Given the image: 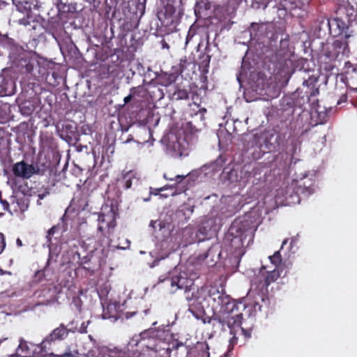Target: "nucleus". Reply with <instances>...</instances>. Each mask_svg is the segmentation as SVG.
I'll return each mask as SVG.
<instances>
[{
	"label": "nucleus",
	"instance_id": "58836bf2",
	"mask_svg": "<svg viewBox=\"0 0 357 357\" xmlns=\"http://www.w3.org/2000/svg\"><path fill=\"white\" fill-rule=\"evenodd\" d=\"M43 126L45 127V128L49 126V125H50V121L47 119H45L43 121Z\"/></svg>",
	"mask_w": 357,
	"mask_h": 357
},
{
	"label": "nucleus",
	"instance_id": "864d4df0",
	"mask_svg": "<svg viewBox=\"0 0 357 357\" xmlns=\"http://www.w3.org/2000/svg\"><path fill=\"white\" fill-rule=\"evenodd\" d=\"M176 193L175 192H172V195L174 196L175 195Z\"/></svg>",
	"mask_w": 357,
	"mask_h": 357
},
{
	"label": "nucleus",
	"instance_id": "aec40b11",
	"mask_svg": "<svg viewBox=\"0 0 357 357\" xmlns=\"http://www.w3.org/2000/svg\"><path fill=\"white\" fill-rule=\"evenodd\" d=\"M291 157H290L287 152L279 153L275 158L276 163L279 162V167L285 169L291 163Z\"/></svg>",
	"mask_w": 357,
	"mask_h": 357
},
{
	"label": "nucleus",
	"instance_id": "20e7f679",
	"mask_svg": "<svg viewBox=\"0 0 357 357\" xmlns=\"http://www.w3.org/2000/svg\"><path fill=\"white\" fill-rule=\"evenodd\" d=\"M142 340H148L147 344H144L149 349L159 353L160 356L171 357L173 351L181 350L185 354L187 347L183 342L173 340L172 334L167 331H144L140 333Z\"/></svg>",
	"mask_w": 357,
	"mask_h": 357
},
{
	"label": "nucleus",
	"instance_id": "0eeeda50",
	"mask_svg": "<svg viewBox=\"0 0 357 357\" xmlns=\"http://www.w3.org/2000/svg\"><path fill=\"white\" fill-rule=\"evenodd\" d=\"M118 213L112 205H105L101 208V212L98 214V231L103 236L108 237L114 231L116 226V216Z\"/></svg>",
	"mask_w": 357,
	"mask_h": 357
},
{
	"label": "nucleus",
	"instance_id": "393cba45",
	"mask_svg": "<svg viewBox=\"0 0 357 357\" xmlns=\"http://www.w3.org/2000/svg\"><path fill=\"white\" fill-rule=\"evenodd\" d=\"M321 107L319 105L317 106L316 109V112L317 113V123L324 124L328 121V113L327 111H323L321 109Z\"/></svg>",
	"mask_w": 357,
	"mask_h": 357
},
{
	"label": "nucleus",
	"instance_id": "f704fd0d",
	"mask_svg": "<svg viewBox=\"0 0 357 357\" xmlns=\"http://www.w3.org/2000/svg\"><path fill=\"white\" fill-rule=\"evenodd\" d=\"M57 229L56 226L52 227L47 231V237H50L51 236H53L54 233L56 232V230Z\"/></svg>",
	"mask_w": 357,
	"mask_h": 357
},
{
	"label": "nucleus",
	"instance_id": "423d86ee",
	"mask_svg": "<svg viewBox=\"0 0 357 357\" xmlns=\"http://www.w3.org/2000/svg\"><path fill=\"white\" fill-rule=\"evenodd\" d=\"M271 262L275 266L273 271H266V266H262L259 273L252 281V288L258 290L262 294L268 293V286L275 282L283 272L282 268V256L280 251L275 252L272 256H269Z\"/></svg>",
	"mask_w": 357,
	"mask_h": 357
},
{
	"label": "nucleus",
	"instance_id": "c756f323",
	"mask_svg": "<svg viewBox=\"0 0 357 357\" xmlns=\"http://www.w3.org/2000/svg\"><path fill=\"white\" fill-rule=\"evenodd\" d=\"M96 259H98V257H95L93 255L89 254L81 259L80 265L82 268L84 265H86L87 263H89Z\"/></svg>",
	"mask_w": 357,
	"mask_h": 357
},
{
	"label": "nucleus",
	"instance_id": "c03bdc74",
	"mask_svg": "<svg viewBox=\"0 0 357 357\" xmlns=\"http://www.w3.org/2000/svg\"><path fill=\"white\" fill-rule=\"evenodd\" d=\"M162 46L163 47L169 48L168 45L165 41H162Z\"/></svg>",
	"mask_w": 357,
	"mask_h": 357
},
{
	"label": "nucleus",
	"instance_id": "bb28decb",
	"mask_svg": "<svg viewBox=\"0 0 357 357\" xmlns=\"http://www.w3.org/2000/svg\"><path fill=\"white\" fill-rule=\"evenodd\" d=\"M198 131L199 129L197 128L196 126H194L191 121L186 123L185 126H184V132L186 135L189 134L190 135H194L197 132H198Z\"/></svg>",
	"mask_w": 357,
	"mask_h": 357
},
{
	"label": "nucleus",
	"instance_id": "a211bd4d",
	"mask_svg": "<svg viewBox=\"0 0 357 357\" xmlns=\"http://www.w3.org/2000/svg\"><path fill=\"white\" fill-rule=\"evenodd\" d=\"M75 128L68 121L61 123V126H58V132L60 137L68 142H70L75 137Z\"/></svg>",
	"mask_w": 357,
	"mask_h": 357
},
{
	"label": "nucleus",
	"instance_id": "c9c22d12",
	"mask_svg": "<svg viewBox=\"0 0 357 357\" xmlns=\"http://www.w3.org/2000/svg\"><path fill=\"white\" fill-rule=\"evenodd\" d=\"M347 95H342L340 99L337 100V104L340 105L342 102H345L347 101Z\"/></svg>",
	"mask_w": 357,
	"mask_h": 357
},
{
	"label": "nucleus",
	"instance_id": "e433bc0d",
	"mask_svg": "<svg viewBox=\"0 0 357 357\" xmlns=\"http://www.w3.org/2000/svg\"><path fill=\"white\" fill-rule=\"evenodd\" d=\"M86 328H87V325H85V323L83 322L82 324V326L81 327L79 328V332L81 333H86Z\"/></svg>",
	"mask_w": 357,
	"mask_h": 357
},
{
	"label": "nucleus",
	"instance_id": "473e14b6",
	"mask_svg": "<svg viewBox=\"0 0 357 357\" xmlns=\"http://www.w3.org/2000/svg\"><path fill=\"white\" fill-rule=\"evenodd\" d=\"M0 202L3 206V210L9 211V203L6 200L2 199L1 198L0 199Z\"/></svg>",
	"mask_w": 357,
	"mask_h": 357
},
{
	"label": "nucleus",
	"instance_id": "cd10ccee",
	"mask_svg": "<svg viewBox=\"0 0 357 357\" xmlns=\"http://www.w3.org/2000/svg\"><path fill=\"white\" fill-rule=\"evenodd\" d=\"M186 177V175H176L174 177L168 176L167 174H164V178L168 181H174L176 184L181 183Z\"/></svg>",
	"mask_w": 357,
	"mask_h": 357
},
{
	"label": "nucleus",
	"instance_id": "412c9836",
	"mask_svg": "<svg viewBox=\"0 0 357 357\" xmlns=\"http://www.w3.org/2000/svg\"><path fill=\"white\" fill-rule=\"evenodd\" d=\"M190 92L188 89L176 88L172 95V99L175 100H187L189 98Z\"/></svg>",
	"mask_w": 357,
	"mask_h": 357
},
{
	"label": "nucleus",
	"instance_id": "37998d69",
	"mask_svg": "<svg viewBox=\"0 0 357 357\" xmlns=\"http://www.w3.org/2000/svg\"><path fill=\"white\" fill-rule=\"evenodd\" d=\"M288 241V239L286 238L284 239L283 241H282V246H281V248H282V247L287 243Z\"/></svg>",
	"mask_w": 357,
	"mask_h": 357
},
{
	"label": "nucleus",
	"instance_id": "f8f14e48",
	"mask_svg": "<svg viewBox=\"0 0 357 357\" xmlns=\"http://www.w3.org/2000/svg\"><path fill=\"white\" fill-rule=\"evenodd\" d=\"M12 172L17 177L28 179L34 174L35 168L32 165H29L22 160L13 166Z\"/></svg>",
	"mask_w": 357,
	"mask_h": 357
},
{
	"label": "nucleus",
	"instance_id": "5fc2aeb1",
	"mask_svg": "<svg viewBox=\"0 0 357 357\" xmlns=\"http://www.w3.org/2000/svg\"><path fill=\"white\" fill-rule=\"evenodd\" d=\"M84 197V199H85L86 197V195H83Z\"/></svg>",
	"mask_w": 357,
	"mask_h": 357
},
{
	"label": "nucleus",
	"instance_id": "39448f33",
	"mask_svg": "<svg viewBox=\"0 0 357 357\" xmlns=\"http://www.w3.org/2000/svg\"><path fill=\"white\" fill-rule=\"evenodd\" d=\"M254 228L253 223L245 217L242 220H235L225 235V244L234 251L240 250L247 239L249 242L252 238Z\"/></svg>",
	"mask_w": 357,
	"mask_h": 357
},
{
	"label": "nucleus",
	"instance_id": "1a4fd4ad",
	"mask_svg": "<svg viewBox=\"0 0 357 357\" xmlns=\"http://www.w3.org/2000/svg\"><path fill=\"white\" fill-rule=\"evenodd\" d=\"M246 308V305L244 303V307L234 306L231 311L228 312H222L223 314H227V315L222 318H214L213 320L216 321L222 328L225 326H227L231 333L236 328L241 327L242 319H243V311Z\"/></svg>",
	"mask_w": 357,
	"mask_h": 357
},
{
	"label": "nucleus",
	"instance_id": "a18cd8bd",
	"mask_svg": "<svg viewBox=\"0 0 357 357\" xmlns=\"http://www.w3.org/2000/svg\"><path fill=\"white\" fill-rule=\"evenodd\" d=\"M6 90H7V87H6V86H1V92H2V91H4V93H6Z\"/></svg>",
	"mask_w": 357,
	"mask_h": 357
},
{
	"label": "nucleus",
	"instance_id": "b1692460",
	"mask_svg": "<svg viewBox=\"0 0 357 357\" xmlns=\"http://www.w3.org/2000/svg\"><path fill=\"white\" fill-rule=\"evenodd\" d=\"M20 110L23 115L29 116L33 112L34 107L29 101H24L20 105Z\"/></svg>",
	"mask_w": 357,
	"mask_h": 357
},
{
	"label": "nucleus",
	"instance_id": "f257e3e1",
	"mask_svg": "<svg viewBox=\"0 0 357 357\" xmlns=\"http://www.w3.org/2000/svg\"><path fill=\"white\" fill-rule=\"evenodd\" d=\"M295 68H241L237 75L240 84H245L257 93L277 97Z\"/></svg>",
	"mask_w": 357,
	"mask_h": 357
},
{
	"label": "nucleus",
	"instance_id": "ea45409f",
	"mask_svg": "<svg viewBox=\"0 0 357 357\" xmlns=\"http://www.w3.org/2000/svg\"><path fill=\"white\" fill-rule=\"evenodd\" d=\"M46 194L45 193H43V194H39L38 195V198L39 199H44V197H45Z\"/></svg>",
	"mask_w": 357,
	"mask_h": 357
},
{
	"label": "nucleus",
	"instance_id": "7ed1b4c3",
	"mask_svg": "<svg viewBox=\"0 0 357 357\" xmlns=\"http://www.w3.org/2000/svg\"><path fill=\"white\" fill-rule=\"evenodd\" d=\"M321 70V68H299V70H303L305 73L303 79V85L307 86L305 91L306 98L305 99L304 97L301 100L296 98V93L283 97L280 101V106L284 112H287V114H293L295 107H301L305 102H310L312 98L319 93V89L316 86V83L319 80L326 82L328 78V75L323 74Z\"/></svg>",
	"mask_w": 357,
	"mask_h": 357
},
{
	"label": "nucleus",
	"instance_id": "4be33fe9",
	"mask_svg": "<svg viewBox=\"0 0 357 357\" xmlns=\"http://www.w3.org/2000/svg\"><path fill=\"white\" fill-rule=\"evenodd\" d=\"M100 266V262L99 259L98 258L93 261H91L89 263H87V264L84 265L82 268L87 271L90 275H91L95 273L96 271L99 269Z\"/></svg>",
	"mask_w": 357,
	"mask_h": 357
},
{
	"label": "nucleus",
	"instance_id": "7c9ffc66",
	"mask_svg": "<svg viewBox=\"0 0 357 357\" xmlns=\"http://www.w3.org/2000/svg\"><path fill=\"white\" fill-rule=\"evenodd\" d=\"M35 278H37L38 282L42 281L43 279L45 278L44 270H40V271H38L37 272H36Z\"/></svg>",
	"mask_w": 357,
	"mask_h": 357
},
{
	"label": "nucleus",
	"instance_id": "49530a36",
	"mask_svg": "<svg viewBox=\"0 0 357 357\" xmlns=\"http://www.w3.org/2000/svg\"><path fill=\"white\" fill-rule=\"evenodd\" d=\"M87 206H88V204H87V202H86V203L82 206V209H83V210L86 209Z\"/></svg>",
	"mask_w": 357,
	"mask_h": 357
},
{
	"label": "nucleus",
	"instance_id": "a19ab883",
	"mask_svg": "<svg viewBox=\"0 0 357 357\" xmlns=\"http://www.w3.org/2000/svg\"><path fill=\"white\" fill-rule=\"evenodd\" d=\"M50 263H51V253L50 254L49 259H47L46 266H49L50 264Z\"/></svg>",
	"mask_w": 357,
	"mask_h": 357
},
{
	"label": "nucleus",
	"instance_id": "f3484780",
	"mask_svg": "<svg viewBox=\"0 0 357 357\" xmlns=\"http://www.w3.org/2000/svg\"><path fill=\"white\" fill-rule=\"evenodd\" d=\"M184 275V273L183 275L179 274L167 280L170 282L173 291L182 289L187 290V289L191 286L192 284V280H188Z\"/></svg>",
	"mask_w": 357,
	"mask_h": 357
},
{
	"label": "nucleus",
	"instance_id": "4468645a",
	"mask_svg": "<svg viewBox=\"0 0 357 357\" xmlns=\"http://www.w3.org/2000/svg\"><path fill=\"white\" fill-rule=\"evenodd\" d=\"M118 183L120 187L125 190L130 189L132 185H138L139 183V178L137 177V173L134 171H129L123 174L119 179Z\"/></svg>",
	"mask_w": 357,
	"mask_h": 357
},
{
	"label": "nucleus",
	"instance_id": "8fccbe9b",
	"mask_svg": "<svg viewBox=\"0 0 357 357\" xmlns=\"http://www.w3.org/2000/svg\"><path fill=\"white\" fill-rule=\"evenodd\" d=\"M324 69L326 70V72H328V71H330V70H332L333 68H325Z\"/></svg>",
	"mask_w": 357,
	"mask_h": 357
},
{
	"label": "nucleus",
	"instance_id": "3c124183",
	"mask_svg": "<svg viewBox=\"0 0 357 357\" xmlns=\"http://www.w3.org/2000/svg\"><path fill=\"white\" fill-rule=\"evenodd\" d=\"M234 173H236V172H235V171H234V170H232V171H231V172H230V175L231 176V175H233Z\"/></svg>",
	"mask_w": 357,
	"mask_h": 357
},
{
	"label": "nucleus",
	"instance_id": "dca6fc26",
	"mask_svg": "<svg viewBox=\"0 0 357 357\" xmlns=\"http://www.w3.org/2000/svg\"><path fill=\"white\" fill-rule=\"evenodd\" d=\"M124 315L127 319L135 317L136 320L140 323L151 322L153 325L156 324V321H153V314L151 309H146L142 311L126 312Z\"/></svg>",
	"mask_w": 357,
	"mask_h": 357
},
{
	"label": "nucleus",
	"instance_id": "6ab92c4d",
	"mask_svg": "<svg viewBox=\"0 0 357 357\" xmlns=\"http://www.w3.org/2000/svg\"><path fill=\"white\" fill-rule=\"evenodd\" d=\"M43 74H46L42 77V80H45L47 83L52 86L58 85L62 79V76L54 70L56 68H42Z\"/></svg>",
	"mask_w": 357,
	"mask_h": 357
},
{
	"label": "nucleus",
	"instance_id": "09e8293b",
	"mask_svg": "<svg viewBox=\"0 0 357 357\" xmlns=\"http://www.w3.org/2000/svg\"><path fill=\"white\" fill-rule=\"evenodd\" d=\"M8 68H3L2 69V73H6V70H8Z\"/></svg>",
	"mask_w": 357,
	"mask_h": 357
},
{
	"label": "nucleus",
	"instance_id": "4c0bfd02",
	"mask_svg": "<svg viewBox=\"0 0 357 357\" xmlns=\"http://www.w3.org/2000/svg\"><path fill=\"white\" fill-rule=\"evenodd\" d=\"M96 68H94V69H93V70H92V69H91V68H87V69H86V70L84 73H85V74H86V76H89V75H90V74H91V73L95 72V71H96Z\"/></svg>",
	"mask_w": 357,
	"mask_h": 357
},
{
	"label": "nucleus",
	"instance_id": "6e6552de",
	"mask_svg": "<svg viewBox=\"0 0 357 357\" xmlns=\"http://www.w3.org/2000/svg\"><path fill=\"white\" fill-rule=\"evenodd\" d=\"M286 192L287 194L289 195V197L293 198V202L299 203L301 201V195H303L304 197H307L314 192V184L310 180H293L287 187Z\"/></svg>",
	"mask_w": 357,
	"mask_h": 357
},
{
	"label": "nucleus",
	"instance_id": "5701e85b",
	"mask_svg": "<svg viewBox=\"0 0 357 357\" xmlns=\"http://www.w3.org/2000/svg\"><path fill=\"white\" fill-rule=\"evenodd\" d=\"M141 93H146V90L144 86H138L131 89L130 95L124 98V103L128 104L132 97L135 99L136 96H139Z\"/></svg>",
	"mask_w": 357,
	"mask_h": 357
},
{
	"label": "nucleus",
	"instance_id": "9d476101",
	"mask_svg": "<svg viewBox=\"0 0 357 357\" xmlns=\"http://www.w3.org/2000/svg\"><path fill=\"white\" fill-rule=\"evenodd\" d=\"M185 71H186V74L192 72L190 80L194 84L202 89L208 88V68H179V73L182 74Z\"/></svg>",
	"mask_w": 357,
	"mask_h": 357
},
{
	"label": "nucleus",
	"instance_id": "ddd939ff",
	"mask_svg": "<svg viewBox=\"0 0 357 357\" xmlns=\"http://www.w3.org/2000/svg\"><path fill=\"white\" fill-rule=\"evenodd\" d=\"M184 357H209V346L206 342H198L193 347L186 350Z\"/></svg>",
	"mask_w": 357,
	"mask_h": 357
},
{
	"label": "nucleus",
	"instance_id": "f03ea898",
	"mask_svg": "<svg viewBox=\"0 0 357 357\" xmlns=\"http://www.w3.org/2000/svg\"><path fill=\"white\" fill-rule=\"evenodd\" d=\"M185 298L188 302L189 312L197 319L204 312V302L211 306L213 312L231 311L236 305L244 307L243 301L236 302L222 291H219L215 286L202 287L192 292L190 296L188 294Z\"/></svg>",
	"mask_w": 357,
	"mask_h": 357
},
{
	"label": "nucleus",
	"instance_id": "2eb2a0df",
	"mask_svg": "<svg viewBox=\"0 0 357 357\" xmlns=\"http://www.w3.org/2000/svg\"><path fill=\"white\" fill-rule=\"evenodd\" d=\"M155 79L157 82L165 86H167L174 83L178 76V71L174 73H168L162 70V68H160V72L155 71Z\"/></svg>",
	"mask_w": 357,
	"mask_h": 357
},
{
	"label": "nucleus",
	"instance_id": "9b49d317",
	"mask_svg": "<svg viewBox=\"0 0 357 357\" xmlns=\"http://www.w3.org/2000/svg\"><path fill=\"white\" fill-rule=\"evenodd\" d=\"M70 331L74 332L72 329H68L63 324L52 331L40 343V347L43 351H45L47 344L50 345L52 342L57 340H63L66 338Z\"/></svg>",
	"mask_w": 357,
	"mask_h": 357
},
{
	"label": "nucleus",
	"instance_id": "2f4dec72",
	"mask_svg": "<svg viewBox=\"0 0 357 357\" xmlns=\"http://www.w3.org/2000/svg\"><path fill=\"white\" fill-rule=\"evenodd\" d=\"M0 252H1L6 247L5 237L2 234H0Z\"/></svg>",
	"mask_w": 357,
	"mask_h": 357
},
{
	"label": "nucleus",
	"instance_id": "a878e982",
	"mask_svg": "<svg viewBox=\"0 0 357 357\" xmlns=\"http://www.w3.org/2000/svg\"><path fill=\"white\" fill-rule=\"evenodd\" d=\"M16 204L17 205L18 210L23 213L29 208V201L27 198L23 197L16 199Z\"/></svg>",
	"mask_w": 357,
	"mask_h": 357
},
{
	"label": "nucleus",
	"instance_id": "de8ad7c7",
	"mask_svg": "<svg viewBox=\"0 0 357 357\" xmlns=\"http://www.w3.org/2000/svg\"><path fill=\"white\" fill-rule=\"evenodd\" d=\"M29 71V73H31L33 71V68H26Z\"/></svg>",
	"mask_w": 357,
	"mask_h": 357
},
{
	"label": "nucleus",
	"instance_id": "c85d7f7f",
	"mask_svg": "<svg viewBox=\"0 0 357 357\" xmlns=\"http://www.w3.org/2000/svg\"><path fill=\"white\" fill-rule=\"evenodd\" d=\"M167 189V185L160 188H150V194L153 195H160L162 197H167L168 195H164V194H160V192L163 191L164 190Z\"/></svg>",
	"mask_w": 357,
	"mask_h": 357
},
{
	"label": "nucleus",
	"instance_id": "72a5a7b5",
	"mask_svg": "<svg viewBox=\"0 0 357 357\" xmlns=\"http://www.w3.org/2000/svg\"><path fill=\"white\" fill-rule=\"evenodd\" d=\"M150 226H151L153 228H155L157 226L160 227L161 229L162 227V222L159 221H151Z\"/></svg>",
	"mask_w": 357,
	"mask_h": 357
},
{
	"label": "nucleus",
	"instance_id": "603ef678",
	"mask_svg": "<svg viewBox=\"0 0 357 357\" xmlns=\"http://www.w3.org/2000/svg\"><path fill=\"white\" fill-rule=\"evenodd\" d=\"M10 84H11V85H13V84H14V82H13L12 80H10Z\"/></svg>",
	"mask_w": 357,
	"mask_h": 357
},
{
	"label": "nucleus",
	"instance_id": "79ce46f5",
	"mask_svg": "<svg viewBox=\"0 0 357 357\" xmlns=\"http://www.w3.org/2000/svg\"><path fill=\"white\" fill-rule=\"evenodd\" d=\"M17 244L19 245V246H21L22 245V241L19 238L17 239Z\"/></svg>",
	"mask_w": 357,
	"mask_h": 357
}]
</instances>
